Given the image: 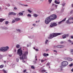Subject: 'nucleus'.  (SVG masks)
Listing matches in <instances>:
<instances>
[{
  "label": "nucleus",
  "mask_w": 73,
  "mask_h": 73,
  "mask_svg": "<svg viewBox=\"0 0 73 73\" xmlns=\"http://www.w3.org/2000/svg\"><path fill=\"white\" fill-rule=\"evenodd\" d=\"M55 7L56 8H57V5H55Z\"/></svg>",
  "instance_id": "nucleus-48"
},
{
  "label": "nucleus",
  "mask_w": 73,
  "mask_h": 73,
  "mask_svg": "<svg viewBox=\"0 0 73 73\" xmlns=\"http://www.w3.org/2000/svg\"><path fill=\"white\" fill-rule=\"evenodd\" d=\"M27 72V70H25L23 71V72Z\"/></svg>",
  "instance_id": "nucleus-45"
},
{
  "label": "nucleus",
  "mask_w": 73,
  "mask_h": 73,
  "mask_svg": "<svg viewBox=\"0 0 73 73\" xmlns=\"http://www.w3.org/2000/svg\"><path fill=\"white\" fill-rule=\"evenodd\" d=\"M35 50L36 51V52H38V50L37 49H35Z\"/></svg>",
  "instance_id": "nucleus-38"
},
{
  "label": "nucleus",
  "mask_w": 73,
  "mask_h": 73,
  "mask_svg": "<svg viewBox=\"0 0 73 73\" xmlns=\"http://www.w3.org/2000/svg\"><path fill=\"white\" fill-rule=\"evenodd\" d=\"M35 60H36V61H37V59L36 58V59H35Z\"/></svg>",
  "instance_id": "nucleus-56"
},
{
  "label": "nucleus",
  "mask_w": 73,
  "mask_h": 73,
  "mask_svg": "<svg viewBox=\"0 0 73 73\" xmlns=\"http://www.w3.org/2000/svg\"><path fill=\"white\" fill-rule=\"evenodd\" d=\"M27 47H28L29 46V45H27Z\"/></svg>",
  "instance_id": "nucleus-59"
},
{
  "label": "nucleus",
  "mask_w": 73,
  "mask_h": 73,
  "mask_svg": "<svg viewBox=\"0 0 73 73\" xmlns=\"http://www.w3.org/2000/svg\"><path fill=\"white\" fill-rule=\"evenodd\" d=\"M70 14H72V13H73V10L71 11L70 12Z\"/></svg>",
  "instance_id": "nucleus-24"
},
{
  "label": "nucleus",
  "mask_w": 73,
  "mask_h": 73,
  "mask_svg": "<svg viewBox=\"0 0 73 73\" xmlns=\"http://www.w3.org/2000/svg\"><path fill=\"white\" fill-rule=\"evenodd\" d=\"M43 56H44V57H46V56H49V54H46V53H44L43 54Z\"/></svg>",
  "instance_id": "nucleus-14"
},
{
  "label": "nucleus",
  "mask_w": 73,
  "mask_h": 73,
  "mask_svg": "<svg viewBox=\"0 0 73 73\" xmlns=\"http://www.w3.org/2000/svg\"><path fill=\"white\" fill-rule=\"evenodd\" d=\"M9 57H12V55H9Z\"/></svg>",
  "instance_id": "nucleus-52"
},
{
  "label": "nucleus",
  "mask_w": 73,
  "mask_h": 73,
  "mask_svg": "<svg viewBox=\"0 0 73 73\" xmlns=\"http://www.w3.org/2000/svg\"><path fill=\"white\" fill-rule=\"evenodd\" d=\"M50 64V63L48 62V63L47 64V65L48 66H49Z\"/></svg>",
  "instance_id": "nucleus-36"
},
{
  "label": "nucleus",
  "mask_w": 73,
  "mask_h": 73,
  "mask_svg": "<svg viewBox=\"0 0 73 73\" xmlns=\"http://www.w3.org/2000/svg\"><path fill=\"white\" fill-rule=\"evenodd\" d=\"M8 21H6L5 22V24L7 25L8 24Z\"/></svg>",
  "instance_id": "nucleus-32"
},
{
  "label": "nucleus",
  "mask_w": 73,
  "mask_h": 73,
  "mask_svg": "<svg viewBox=\"0 0 73 73\" xmlns=\"http://www.w3.org/2000/svg\"><path fill=\"white\" fill-rule=\"evenodd\" d=\"M9 15H16V13H15L12 12L9 13Z\"/></svg>",
  "instance_id": "nucleus-12"
},
{
  "label": "nucleus",
  "mask_w": 73,
  "mask_h": 73,
  "mask_svg": "<svg viewBox=\"0 0 73 73\" xmlns=\"http://www.w3.org/2000/svg\"><path fill=\"white\" fill-rule=\"evenodd\" d=\"M57 25V24L55 23H51L50 25V26L51 28H53V27H56Z\"/></svg>",
  "instance_id": "nucleus-7"
},
{
  "label": "nucleus",
  "mask_w": 73,
  "mask_h": 73,
  "mask_svg": "<svg viewBox=\"0 0 73 73\" xmlns=\"http://www.w3.org/2000/svg\"><path fill=\"white\" fill-rule=\"evenodd\" d=\"M68 64V62L67 61H63L61 62V66H60V68H63V67H65L66 66H67Z\"/></svg>",
  "instance_id": "nucleus-4"
},
{
  "label": "nucleus",
  "mask_w": 73,
  "mask_h": 73,
  "mask_svg": "<svg viewBox=\"0 0 73 73\" xmlns=\"http://www.w3.org/2000/svg\"><path fill=\"white\" fill-rule=\"evenodd\" d=\"M48 41H49L48 40H46V41L45 42V44H47V42H48Z\"/></svg>",
  "instance_id": "nucleus-26"
},
{
  "label": "nucleus",
  "mask_w": 73,
  "mask_h": 73,
  "mask_svg": "<svg viewBox=\"0 0 73 73\" xmlns=\"http://www.w3.org/2000/svg\"><path fill=\"white\" fill-rule=\"evenodd\" d=\"M62 68H61L60 69V72H61V71H62Z\"/></svg>",
  "instance_id": "nucleus-50"
},
{
  "label": "nucleus",
  "mask_w": 73,
  "mask_h": 73,
  "mask_svg": "<svg viewBox=\"0 0 73 73\" xmlns=\"http://www.w3.org/2000/svg\"><path fill=\"white\" fill-rule=\"evenodd\" d=\"M56 19H57V15L54 14H52L45 19V23L46 24H49L51 21H53Z\"/></svg>",
  "instance_id": "nucleus-2"
},
{
  "label": "nucleus",
  "mask_w": 73,
  "mask_h": 73,
  "mask_svg": "<svg viewBox=\"0 0 73 73\" xmlns=\"http://www.w3.org/2000/svg\"><path fill=\"white\" fill-rule=\"evenodd\" d=\"M33 16L34 17H37V16H38V15H37L36 14H34L33 15Z\"/></svg>",
  "instance_id": "nucleus-16"
},
{
  "label": "nucleus",
  "mask_w": 73,
  "mask_h": 73,
  "mask_svg": "<svg viewBox=\"0 0 73 73\" xmlns=\"http://www.w3.org/2000/svg\"><path fill=\"white\" fill-rule=\"evenodd\" d=\"M15 20H13V21H12V23H15Z\"/></svg>",
  "instance_id": "nucleus-34"
},
{
  "label": "nucleus",
  "mask_w": 73,
  "mask_h": 73,
  "mask_svg": "<svg viewBox=\"0 0 73 73\" xmlns=\"http://www.w3.org/2000/svg\"><path fill=\"white\" fill-rule=\"evenodd\" d=\"M17 31H18L19 32H20V29H17Z\"/></svg>",
  "instance_id": "nucleus-35"
},
{
  "label": "nucleus",
  "mask_w": 73,
  "mask_h": 73,
  "mask_svg": "<svg viewBox=\"0 0 73 73\" xmlns=\"http://www.w3.org/2000/svg\"><path fill=\"white\" fill-rule=\"evenodd\" d=\"M54 52H56V53H57V51L56 50H54Z\"/></svg>",
  "instance_id": "nucleus-37"
},
{
  "label": "nucleus",
  "mask_w": 73,
  "mask_h": 73,
  "mask_svg": "<svg viewBox=\"0 0 73 73\" xmlns=\"http://www.w3.org/2000/svg\"><path fill=\"white\" fill-rule=\"evenodd\" d=\"M70 37L71 38H73V36H71Z\"/></svg>",
  "instance_id": "nucleus-44"
},
{
  "label": "nucleus",
  "mask_w": 73,
  "mask_h": 73,
  "mask_svg": "<svg viewBox=\"0 0 73 73\" xmlns=\"http://www.w3.org/2000/svg\"><path fill=\"white\" fill-rule=\"evenodd\" d=\"M3 72L4 73H7V71H5V70H3Z\"/></svg>",
  "instance_id": "nucleus-27"
},
{
  "label": "nucleus",
  "mask_w": 73,
  "mask_h": 73,
  "mask_svg": "<svg viewBox=\"0 0 73 73\" xmlns=\"http://www.w3.org/2000/svg\"><path fill=\"white\" fill-rule=\"evenodd\" d=\"M9 49V47L6 46L5 47H2L1 48H0V51H3V52H5L7 50Z\"/></svg>",
  "instance_id": "nucleus-6"
},
{
  "label": "nucleus",
  "mask_w": 73,
  "mask_h": 73,
  "mask_svg": "<svg viewBox=\"0 0 73 73\" xmlns=\"http://www.w3.org/2000/svg\"><path fill=\"white\" fill-rule=\"evenodd\" d=\"M53 10H54V9H51V11H53Z\"/></svg>",
  "instance_id": "nucleus-46"
},
{
  "label": "nucleus",
  "mask_w": 73,
  "mask_h": 73,
  "mask_svg": "<svg viewBox=\"0 0 73 73\" xmlns=\"http://www.w3.org/2000/svg\"><path fill=\"white\" fill-rule=\"evenodd\" d=\"M66 18H65V19H63L62 21L59 22L58 23V24H61V23H62L63 21H65V20H66Z\"/></svg>",
  "instance_id": "nucleus-11"
},
{
  "label": "nucleus",
  "mask_w": 73,
  "mask_h": 73,
  "mask_svg": "<svg viewBox=\"0 0 73 73\" xmlns=\"http://www.w3.org/2000/svg\"><path fill=\"white\" fill-rule=\"evenodd\" d=\"M38 23H39V22H40V20H39L38 21Z\"/></svg>",
  "instance_id": "nucleus-61"
},
{
  "label": "nucleus",
  "mask_w": 73,
  "mask_h": 73,
  "mask_svg": "<svg viewBox=\"0 0 73 73\" xmlns=\"http://www.w3.org/2000/svg\"><path fill=\"white\" fill-rule=\"evenodd\" d=\"M25 7H28V5H24Z\"/></svg>",
  "instance_id": "nucleus-40"
},
{
  "label": "nucleus",
  "mask_w": 73,
  "mask_h": 73,
  "mask_svg": "<svg viewBox=\"0 0 73 73\" xmlns=\"http://www.w3.org/2000/svg\"><path fill=\"white\" fill-rule=\"evenodd\" d=\"M28 12H29V13H32V11H31V10H30L29 9L28 10Z\"/></svg>",
  "instance_id": "nucleus-25"
},
{
  "label": "nucleus",
  "mask_w": 73,
  "mask_h": 73,
  "mask_svg": "<svg viewBox=\"0 0 73 73\" xmlns=\"http://www.w3.org/2000/svg\"><path fill=\"white\" fill-rule=\"evenodd\" d=\"M68 41L69 42H72V41L70 40H68Z\"/></svg>",
  "instance_id": "nucleus-41"
},
{
  "label": "nucleus",
  "mask_w": 73,
  "mask_h": 73,
  "mask_svg": "<svg viewBox=\"0 0 73 73\" xmlns=\"http://www.w3.org/2000/svg\"><path fill=\"white\" fill-rule=\"evenodd\" d=\"M67 24H71L73 23V17L69 18L66 21Z\"/></svg>",
  "instance_id": "nucleus-5"
},
{
  "label": "nucleus",
  "mask_w": 73,
  "mask_h": 73,
  "mask_svg": "<svg viewBox=\"0 0 73 73\" xmlns=\"http://www.w3.org/2000/svg\"><path fill=\"white\" fill-rule=\"evenodd\" d=\"M48 2H49L50 4V3H51V2H52V0H48Z\"/></svg>",
  "instance_id": "nucleus-23"
},
{
  "label": "nucleus",
  "mask_w": 73,
  "mask_h": 73,
  "mask_svg": "<svg viewBox=\"0 0 73 73\" xmlns=\"http://www.w3.org/2000/svg\"><path fill=\"white\" fill-rule=\"evenodd\" d=\"M19 15L20 16H23V13H19Z\"/></svg>",
  "instance_id": "nucleus-18"
},
{
  "label": "nucleus",
  "mask_w": 73,
  "mask_h": 73,
  "mask_svg": "<svg viewBox=\"0 0 73 73\" xmlns=\"http://www.w3.org/2000/svg\"><path fill=\"white\" fill-rule=\"evenodd\" d=\"M73 66V64L72 63L71 64L69 65V66L71 67Z\"/></svg>",
  "instance_id": "nucleus-28"
},
{
  "label": "nucleus",
  "mask_w": 73,
  "mask_h": 73,
  "mask_svg": "<svg viewBox=\"0 0 73 73\" xmlns=\"http://www.w3.org/2000/svg\"><path fill=\"white\" fill-rule=\"evenodd\" d=\"M31 69H35V67H34V66H31Z\"/></svg>",
  "instance_id": "nucleus-29"
},
{
  "label": "nucleus",
  "mask_w": 73,
  "mask_h": 73,
  "mask_svg": "<svg viewBox=\"0 0 73 73\" xmlns=\"http://www.w3.org/2000/svg\"><path fill=\"white\" fill-rule=\"evenodd\" d=\"M27 16H29V17H31V15L30 14H28Z\"/></svg>",
  "instance_id": "nucleus-30"
},
{
  "label": "nucleus",
  "mask_w": 73,
  "mask_h": 73,
  "mask_svg": "<svg viewBox=\"0 0 73 73\" xmlns=\"http://www.w3.org/2000/svg\"><path fill=\"white\" fill-rule=\"evenodd\" d=\"M56 47L58 48H62L64 47V46L62 45H58L56 46Z\"/></svg>",
  "instance_id": "nucleus-9"
},
{
  "label": "nucleus",
  "mask_w": 73,
  "mask_h": 73,
  "mask_svg": "<svg viewBox=\"0 0 73 73\" xmlns=\"http://www.w3.org/2000/svg\"><path fill=\"white\" fill-rule=\"evenodd\" d=\"M16 60L17 62H18L19 61V59H18V58H17Z\"/></svg>",
  "instance_id": "nucleus-31"
},
{
  "label": "nucleus",
  "mask_w": 73,
  "mask_h": 73,
  "mask_svg": "<svg viewBox=\"0 0 73 73\" xmlns=\"http://www.w3.org/2000/svg\"><path fill=\"white\" fill-rule=\"evenodd\" d=\"M64 43V42L62 41L60 42V44H63Z\"/></svg>",
  "instance_id": "nucleus-42"
},
{
  "label": "nucleus",
  "mask_w": 73,
  "mask_h": 73,
  "mask_svg": "<svg viewBox=\"0 0 73 73\" xmlns=\"http://www.w3.org/2000/svg\"><path fill=\"white\" fill-rule=\"evenodd\" d=\"M44 61H45V60H41V62H43Z\"/></svg>",
  "instance_id": "nucleus-33"
},
{
  "label": "nucleus",
  "mask_w": 73,
  "mask_h": 73,
  "mask_svg": "<svg viewBox=\"0 0 73 73\" xmlns=\"http://www.w3.org/2000/svg\"><path fill=\"white\" fill-rule=\"evenodd\" d=\"M3 67H4V65H1L0 66V68H3Z\"/></svg>",
  "instance_id": "nucleus-22"
},
{
  "label": "nucleus",
  "mask_w": 73,
  "mask_h": 73,
  "mask_svg": "<svg viewBox=\"0 0 73 73\" xmlns=\"http://www.w3.org/2000/svg\"><path fill=\"white\" fill-rule=\"evenodd\" d=\"M65 59H66V60H68V61H72L73 60L72 59L70 58H65Z\"/></svg>",
  "instance_id": "nucleus-10"
},
{
  "label": "nucleus",
  "mask_w": 73,
  "mask_h": 73,
  "mask_svg": "<svg viewBox=\"0 0 73 73\" xmlns=\"http://www.w3.org/2000/svg\"><path fill=\"white\" fill-rule=\"evenodd\" d=\"M54 48H57V47H56V46H54Z\"/></svg>",
  "instance_id": "nucleus-53"
},
{
  "label": "nucleus",
  "mask_w": 73,
  "mask_h": 73,
  "mask_svg": "<svg viewBox=\"0 0 73 73\" xmlns=\"http://www.w3.org/2000/svg\"><path fill=\"white\" fill-rule=\"evenodd\" d=\"M72 45H73V42L72 43V44H71Z\"/></svg>",
  "instance_id": "nucleus-62"
},
{
  "label": "nucleus",
  "mask_w": 73,
  "mask_h": 73,
  "mask_svg": "<svg viewBox=\"0 0 73 73\" xmlns=\"http://www.w3.org/2000/svg\"><path fill=\"white\" fill-rule=\"evenodd\" d=\"M4 61V62H5V63L6 62V61Z\"/></svg>",
  "instance_id": "nucleus-57"
},
{
  "label": "nucleus",
  "mask_w": 73,
  "mask_h": 73,
  "mask_svg": "<svg viewBox=\"0 0 73 73\" xmlns=\"http://www.w3.org/2000/svg\"><path fill=\"white\" fill-rule=\"evenodd\" d=\"M35 58H37V56H35Z\"/></svg>",
  "instance_id": "nucleus-58"
},
{
  "label": "nucleus",
  "mask_w": 73,
  "mask_h": 73,
  "mask_svg": "<svg viewBox=\"0 0 73 73\" xmlns=\"http://www.w3.org/2000/svg\"><path fill=\"white\" fill-rule=\"evenodd\" d=\"M33 49H35V47H34Z\"/></svg>",
  "instance_id": "nucleus-60"
},
{
  "label": "nucleus",
  "mask_w": 73,
  "mask_h": 73,
  "mask_svg": "<svg viewBox=\"0 0 73 73\" xmlns=\"http://www.w3.org/2000/svg\"><path fill=\"white\" fill-rule=\"evenodd\" d=\"M4 20H5V19H3V18H1L0 19V22H3Z\"/></svg>",
  "instance_id": "nucleus-17"
},
{
  "label": "nucleus",
  "mask_w": 73,
  "mask_h": 73,
  "mask_svg": "<svg viewBox=\"0 0 73 73\" xmlns=\"http://www.w3.org/2000/svg\"><path fill=\"white\" fill-rule=\"evenodd\" d=\"M20 20V18H17L15 19V20L16 21H19V20Z\"/></svg>",
  "instance_id": "nucleus-13"
},
{
  "label": "nucleus",
  "mask_w": 73,
  "mask_h": 73,
  "mask_svg": "<svg viewBox=\"0 0 73 73\" xmlns=\"http://www.w3.org/2000/svg\"><path fill=\"white\" fill-rule=\"evenodd\" d=\"M14 9H17V8L16 7H15Z\"/></svg>",
  "instance_id": "nucleus-43"
},
{
  "label": "nucleus",
  "mask_w": 73,
  "mask_h": 73,
  "mask_svg": "<svg viewBox=\"0 0 73 73\" xmlns=\"http://www.w3.org/2000/svg\"><path fill=\"white\" fill-rule=\"evenodd\" d=\"M36 23H37V21H36Z\"/></svg>",
  "instance_id": "nucleus-63"
},
{
  "label": "nucleus",
  "mask_w": 73,
  "mask_h": 73,
  "mask_svg": "<svg viewBox=\"0 0 73 73\" xmlns=\"http://www.w3.org/2000/svg\"><path fill=\"white\" fill-rule=\"evenodd\" d=\"M16 47L17 48H20V45L17 44L16 46Z\"/></svg>",
  "instance_id": "nucleus-20"
},
{
  "label": "nucleus",
  "mask_w": 73,
  "mask_h": 73,
  "mask_svg": "<svg viewBox=\"0 0 73 73\" xmlns=\"http://www.w3.org/2000/svg\"><path fill=\"white\" fill-rule=\"evenodd\" d=\"M49 68H50V66H49Z\"/></svg>",
  "instance_id": "nucleus-64"
},
{
  "label": "nucleus",
  "mask_w": 73,
  "mask_h": 73,
  "mask_svg": "<svg viewBox=\"0 0 73 73\" xmlns=\"http://www.w3.org/2000/svg\"><path fill=\"white\" fill-rule=\"evenodd\" d=\"M17 53V54H18L19 56L20 57L19 58L21 60H22L23 62H25V61H24V59H27V55L28 53V52H25L24 53L23 52V51L21 50V49L19 48L18 50Z\"/></svg>",
  "instance_id": "nucleus-1"
},
{
  "label": "nucleus",
  "mask_w": 73,
  "mask_h": 73,
  "mask_svg": "<svg viewBox=\"0 0 73 73\" xmlns=\"http://www.w3.org/2000/svg\"><path fill=\"white\" fill-rule=\"evenodd\" d=\"M62 33H53L52 34H50L49 36L48 37V39H51L53 38V37H56L57 36H59V35H61L62 34Z\"/></svg>",
  "instance_id": "nucleus-3"
},
{
  "label": "nucleus",
  "mask_w": 73,
  "mask_h": 73,
  "mask_svg": "<svg viewBox=\"0 0 73 73\" xmlns=\"http://www.w3.org/2000/svg\"><path fill=\"white\" fill-rule=\"evenodd\" d=\"M54 3L55 4H60V2H58L56 0L54 1Z\"/></svg>",
  "instance_id": "nucleus-15"
},
{
  "label": "nucleus",
  "mask_w": 73,
  "mask_h": 73,
  "mask_svg": "<svg viewBox=\"0 0 73 73\" xmlns=\"http://www.w3.org/2000/svg\"><path fill=\"white\" fill-rule=\"evenodd\" d=\"M52 6H53V5H54V4H52Z\"/></svg>",
  "instance_id": "nucleus-55"
},
{
  "label": "nucleus",
  "mask_w": 73,
  "mask_h": 73,
  "mask_svg": "<svg viewBox=\"0 0 73 73\" xmlns=\"http://www.w3.org/2000/svg\"><path fill=\"white\" fill-rule=\"evenodd\" d=\"M70 53H71L73 55V49L71 50Z\"/></svg>",
  "instance_id": "nucleus-19"
},
{
  "label": "nucleus",
  "mask_w": 73,
  "mask_h": 73,
  "mask_svg": "<svg viewBox=\"0 0 73 73\" xmlns=\"http://www.w3.org/2000/svg\"><path fill=\"white\" fill-rule=\"evenodd\" d=\"M33 26H35V25H36V24H33Z\"/></svg>",
  "instance_id": "nucleus-47"
},
{
  "label": "nucleus",
  "mask_w": 73,
  "mask_h": 73,
  "mask_svg": "<svg viewBox=\"0 0 73 73\" xmlns=\"http://www.w3.org/2000/svg\"><path fill=\"white\" fill-rule=\"evenodd\" d=\"M7 6L8 7H9V6H10V5L9 4H8L7 5Z\"/></svg>",
  "instance_id": "nucleus-51"
},
{
  "label": "nucleus",
  "mask_w": 73,
  "mask_h": 73,
  "mask_svg": "<svg viewBox=\"0 0 73 73\" xmlns=\"http://www.w3.org/2000/svg\"><path fill=\"white\" fill-rule=\"evenodd\" d=\"M48 50H49V49H47L46 50V52H47V51H48Z\"/></svg>",
  "instance_id": "nucleus-49"
},
{
  "label": "nucleus",
  "mask_w": 73,
  "mask_h": 73,
  "mask_svg": "<svg viewBox=\"0 0 73 73\" xmlns=\"http://www.w3.org/2000/svg\"><path fill=\"white\" fill-rule=\"evenodd\" d=\"M69 36L68 34H66V35H64L62 36V38H66L67 37Z\"/></svg>",
  "instance_id": "nucleus-8"
},
{
  "label": "nucleus",
  "mask_w": 73,
  "mask_h": 73,
  "mask_svg": "<svg viewBox=\"0 0 73 73\" xmlns=\"http://www.w3.org/2000/svg\"><path fill=\"white\" fill-rule=\"evenodd\" d=\"M41 72H46V70H42L41 71Z\"/></svg>",
  "instance_id": "nucleus-21"
},
{
  "label": "nucleus",
  "mask_w": 73,
  "mask_h": 73,
  "mask_svg": "<svg viewBox=\"0 0 73 73\" xmlns=\"http://www.w3.org/2000/svg\"><path fill=\"white\" fill-rule=\"evenodd\" d=\"M71 71H72V72H73V68L72 69Z\"/></svg>",
  "instance_id": "nucleus-54"
},
{
  "label": "nucleus",
  "mask_w": 73,
  "mask_h": 73,
  "mask_svg": "<svg viewBox=\"0 0 73 73\" xmlns=\"http://www.w3.org/2000/svg\"><path fill=\"white\" fill-rule=\"evenodd\" d=\"M65 4H66L64 3V4H62V5H63V7H64V6H65Z\"/></svg>",
  "instance_id": "nucleus-39"
}]
</instances>
